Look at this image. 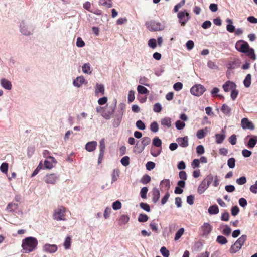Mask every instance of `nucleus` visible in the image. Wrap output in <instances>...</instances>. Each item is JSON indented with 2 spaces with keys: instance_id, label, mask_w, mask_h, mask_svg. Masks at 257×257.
<instances>
[{
  "instance_id": "f257e3e1",
  "label": "nucleus",
  "mask_w": 257,
  "mask_h": 257,
  "mask_svg": "<svg viewBox=\"0 0 257 257\" xmlns=\"http://www.w3.org/2000/svg\"><path fill=\"white\" fill-rule=\"evenodd\" d=\"M235 48L238 51L246 54L247 56L252 60L256 59L254 49L250 48L246 42L243 40L237 41L235 45Z\"/></svg>"
},
{
  "instance_id": "f03ea898",
  "label": "nucleus",
  "mask_w": 257,
  "mask_h": 257,
  "mask_svg": "<svg viewBox=\"0 0 257 257\" xmlns=\"http://www.w3.org/2000/svg\"><path fill=\"white\" fill-rule=\"evenodd\" d=\"M38 245L37 239L33 237H28L22 241V247L25 253L34 251Z\"/></svg>"
},
{
  "instance_id": "7ed1b4c3",
  "label": "nucleus",
  "mask_w": 257,
  "mask_h": 257,
  "mask_svg": "<svg viewBox=\"0 0 257 257\" xmlns=\"http://www.w3.org/2000/svg\"><path fill=\"white\" fill-rule=\"evenodd\" d=\"M65 208L63 206H60L55 210L53 214V218L57 221L65 220Z\"/></svg>"
},
{
  "instance_id": "20e7f679",
  "label": "nucleus",
  "mask_w": 257,
  "mask_h": 257,
  "mask_svg": "<svg viewBox=\"0 0 257 257\" xmlns=\"http://www.w3.org/2000/svg\"><path fill=\"white\" fill-rule=\"evenodd\" d=\"M147 29L150 31H157L162 30V26L160 22L155 21H147L145 23Z\"/></svg>"
},
{
  "instance_id": "39448f33",
  "label": "nucleus",
  "mask_w": 257,
  "mask_h": 257,
  "mask_svg": "<svg viewBox=\"0 0 257 257\" xmlns=\"http://www.w3.org/2000/svg\"><path fill=\"white\" fill-rule=\"evenodd\" d=\"M177 16L179 19V22L181 23V26H183L185 25L190 19L189 14L186 10L179 12L178 13Z\"/></svg>"
},
{
  "instance_id": "423d86ee",
  "label": "nucleus",
  "mask_w": 257,
  "mask_h": 257,
  "mask_svg": "<svg viewBox=\"0 0 257 257\" xmlns=\"http://www.w3.org/2000/svg\"><path fill=\"white\" fill-rule=\"evenodd\" d=\"M205 91V87L201 84L196 85L193 86L190 89L191 93L193 95L197 96L201 95Z\"/></svg>"
},
{
  "instance_id": "0eeeda50",
  "label": "nucleus",
  "mask_w": 257,
  "mask_h": 257,
  "mask_svg": "<svg viewBox=\"0 0 257 257\" xmlns=\"http://www.w3.org/2000/svg\"><path fill=\"white\" fill-rule=\"evenodd\" d=\"M212 230V226L208 223H204L200 228V234L203 237L207 236Z\"/></svg>"
},
{
  "instance_id": "6e6552de",
  "label": "nucleus",
  "mask_w": 257,
  "mask_h": 257,
  "mask_svg": "<svg viewBox=\"0 0 257 257\" xmlns=\"http://www.w3.org/2000/svg\"><path fill=\"white\" fill-rule=\"evenodd\" d=\"M100 152L98 159V163L100 164L104 157V152L105 150V139H102L99 142Z\"/></svg>"
},
{
  "instance_id": "1a4fd4ad",
  "label": "nucleus",
  "mask_w": 257,
  "mask_h": 257,
  "mask_svg": "<svg viewBox=\"0 0 257 257\" xmlns=\"http://www.w3.org/2000/svg\"><path fill=\"white\" fill-rule=\"evenodd\" d=\"M151 143V139L148 137H144L141 140V146L138 147V143H137L135 148L139 149V153L142 152L145 149V147L149 145Z\"/></svg>"
},
{
  "instance_id": "9d476101",
  "label": "nucleus",
  "mask_w": 257,
  "mask_h": 257,
  "mask_svg": "<svg viewBox=\"0 0 257 257\" xmlns=\"http://www.w3.org/2000/svg\"><path fill=\"white\" fill-rule=\"evenodd\" d=\"M56 160L54 157L52 156H48L47 157V159L44 161V167L48 169H52L54 166L53 163L56 164Z\"/></svg>"
},
{
  "instance_id": "9b49d317",
  "label": "nucleus",
  "mask_w": 257,
  "mask_h": 257,
  "mask_svg": "<svg viewBox=\"0 0 257 257\" xmlns=\"http://www.w3.org/2000/svg\"><path fill=\"white\" fill-rule=\"evenodd\" d=\"M116 104V101L115 100L114 105L110 106V109L107 111H103L101 114L102 116L106 119H110L113 114L114 109Z\"/></svg>"
},
{
  "instance_id": "f8f14e48",
  "label": "nucleus",
  "mask_w": 257,
  "mask_h": 257,
  "mask_svg": "<svg viewBox=\"0 0 257 257\" xmlns=\"http://www.w3.org/2000/svg\"><path fill=\"white\" fill-rule=\"evenodd\" d=\"M43 250L46 252L53 253L57 250V246L55 244H45L43 246Z\"/></svg>"
},
{
  "instance_id": "ddd939ff",
  "label": "nucleus",
  "mask_w": 257,
  "mask_h": 257,
  "mask_svg": "<svg viewBox=\"0 0 257 257\" xmlns=\"http://www.w3.org/2000/svg\"><path fill=\"white\" fill-rule=\"evenodd\" d=\"M241 126L244 129L248 128L250 130H253L254 128L253 123L249 121L247 118H243L241 120Z\"/></svg>"
},
{
  "instance_id": "4468645a",
  "label": "nucleus",
  "mask_w": 257,
  "mask_h": 257,
  "mask_svg": "<svg viewBox=\"0 0 257 257\" xmlns=\"http://www.w3.org/2000/svg\"><path fill=\"white\" fill-rule=\"evenodd\" d=\"M236 88V85L234 82L230 81H227L223 85V88L225 92H229L232 91Z\"/></svg>"
},
{
  "instance_id": "2eb2a0df",
  "label": "nucleus",
  "mask_w": 257,
  "mask_h": 257,
  "mask_svg": "<svg viewBox=\"0 0 257 257\" xmlns=\"http://www.w3.org/2000/svg\"><path fill=\"white\" fill-rule=\"evenodd\" d=\"M57 177L55 174L47 175L45 177V182L48 184H54L56 182Z\"/></svg>"
},
{
  "instance_id": "dca6fc26",
  "label": "nucleus",
  "mask_w": 257,
  "mask_h": 257,
  "mask_svg": "<svg viewBox=\"0 0 257 257\" xmlns=\"http://www.w3.org/2000/svg\"><path fill=\"white\" fill-rule=\"evenodd\" d=\"M152 201L154 203H156L160 198V191L157 188H154L152 189Z\"/></svg>"
},
{
  "instance_id": "f3484780",
  "label": "nucleus",
  "mask_w": 257,
  "mask_h": 257,
  "mask_svg": "<svg viewBox=\"0 0 257 257\" xmlns=\"http://www.w3.org/2000/svg\"><path fill=\"white\" fill-rule=\"evenodd\" d=\"M177 142L182 147H187L188 146V138L187 136L179 137L177 139Z\"/></svg>"
},
{
  "instance_id": "a211bd4d",
  "label": "nucleus",
  "mask_w": 257,
  "mask_h": 257,
  "mask_svg": "<svg viewBox=\"0 0 257 257\" xmlns=\"http://www.w3.org/2000/svg\"><path fill=\"white\" fill-rule=\"evenodd\" d=\"M97 145L96 141L89 142L86 144L85 149L88 152H92L95 150Z\"/></svg>"
},
{
  "instance_id": "6ab92c4d",
  "label": "nucleus",
  "mask_w": 257,
  "mask_h": 257,
  "mask_svg": "<svg viewBox=\"0 0 257 257\" xmlns=\"http://www.w3.org/2000/svg\"><path fill=\"white\" fill-rule=\"evenodd\" d=\"M105 92L104 86L102 84H99L97 83L96 85V88L95 93L96 95L98 96V94L100 93V95H103Z\"/></svg>"
},
{
  "instance_id": "aec40b11",
  "label": "nucleus",
  "mask_w": 257,
  "mask_h": 257,
  "mask_svg": "<svg viewBox=\"0 0 257 257\" xmlns=\"http://www.w3.org/2000/svg\"><path fill=\"white\" fill-rule=\"evenodd\" d=\"M1 84L6 89L11 90L12 89V85L11 82L6 79H2L1 80Z\"/></svg>"
},
{
  "instance_id": "412c9836",
  "label": "nucleus",
  "mask_w": 257,
  "mask_h": 257,
  "mask_svg": "<svg viewBox=\"0 0 257 257\" xmlns=\"http://www.w3.org/2000/svg\"><path fill=\"white\" fill-rule=\"evenodd\" d=\"M208 185L206 184L205 182L203 180L198 187V193L200 194H202L208 188Z\"/></svg>"
},
{
  "instance_id": "4be33fe9",
  "label": "nucleus",
  "mask_w": 257,
  "mask_h": 257,
  "mask_svg": "<svg viewBox=\"0 0 257 257\" xmlns=\"http://www.w3.org/2000/svg\"><path fill=\"white\" fill-rule=\"evenodd\" d=\"M241 249V246L239 245L236 241L231 246L229 249V252L231 254L236 253L237 251Z\"/></svg>"
},
{
  "instance_id": "5701e85b",
  "label": "nucleus",
  "mask_w": 257,
  "mask_h": 257,
  "mask_svg": "<svg viewBox=\"0 0 257 257\" xmlns=\"http://www.w3.org/2000/svg\"><path fill=\"white\" fill-rule=\"evenodd\" d=\"M130 220L129 217L126 215H122L118 219V223L119 225L127 223Z\"/></svg>"
},
{
  "instance_id": "b1692460",
  "label": "nucleus",
  "mask_w": 257,
  "mask_h": 257,
  "mask_svg": "<svg viewBox=\"0 0 257 257\" xmlns=\"http://www.w3.org/2000/svg\"><path fill=\"white\" fill-rule=\"evenodd\" d=\"M171 119L169 117H165L162 118L161 120V125H163L164 126H166L168 128L171 126Z\"/></svg>"
},
{
  "instance_id": "393cba45",
  "label": "nucleus",
  "mask_w": 257,
  "mask_h": 257,
  "mask_svg": "<svg viewBox=\"0 0 257 257\" xmlns=\"http://www.w3.org/2000/svg\"><path fill=\"white\" fill-rule=\"evenodd\" d=\"M219 212V208L217 205L211 206L208 208V213L210 214H216Z\"/></svg>"
},
{
  "instance_id": "a878e982",
  "label": "nucleus",
  "mask_w": 257,
  "mask_h": 257,
  "mask_svg": "<svg viewBox=\"0 0 257 257\" xmlns=\"http://www.w3.org/2000/svg\"><path fill=\"white\" fill-rule=\"evenodd\" d=\"M84 82L83 77H78L73 81L74 86L79 87Z\"/></svg>"
},
{
  "instance_id": "bb28decb",
  "label": "nucleus",
  "mask_w": 257,
  "mask_h": 257,
  "mask_svg": "<svg viewBox=\"0 0 257 257\" xmlns=\"http://www.w3.org/2000/svg\"><path fill=\"white\" fill-rule=\"evenodd\" d=\"M257 143V137L254 136L253 138H250L248 142L247 147L250 148H253Z\"/></svg>"
},
{
  "instance_id": "cd10ccee",
  "label": "nucleus",
  "mask_w": 257,
  "mask_h": 257,
  "mask_svg": "<svg viewBox=\"0 0 257 257\" xmlns=\"http://www.w3.org/2000/svg\"><path fill=\"white\" fill-rule=\"evenodd\" d=\"M18 208V204L14 203H9L7 206L6 210L9 212H13Z\"/></svg>"
},
{
  "instance_id": "c85d7f7f",
  "label": "nucleus",
  "mask_w": 257,
  "mask_h": 257,
  "mask_svg": "<svg viewBox=\"0 0 257 257\" xmlns=\"http://www.w3.org/2000/svg\"><path fill=\"white\" fill-rule=\"evenodd\" d=\"M119 170L118 169H114L113 171V172L111 174V177H112V180H111V183L112 184L113 183H114V182H115L118 177H119Z\"/></svg>"
},
{
  "instance_id": "c756f323",
  "label": "nucleus",
  "mask_w": 257,
  "mask_h": 257,
  "mask_svg": "<svg viewBox=\"0 0 257 257\" xmlns=\"http://www.w3.org/2000/svg\"><path fill=\"white\" fill-rule=\"evenodd\" d=\"M216 241L219 244L223 245L226 244L228 242V240L224 236L222 235H219L217 237Z\"/></svg>"
},
{
  "instance_id": "7c9ffc66",
  "label": "nucleus",
  "mask_w": 257,
  "mask_h": 257,
  "mask_svg": "<svg viewBox=\"0 0 257 257\" xmlns=\"http://www.w3.org/2000/svg\"><path fill=\"white\" fill-rule=\"evenodd\" d=\"M247 235H241L236 241V242L240 246H242L244 243L247 240Z\"/></svg>"
},
{
  "instance_id": "2f4dec72",
  "label": "nucleus",
  "mask_w": 257,
  "mask_h": 257,
  "mask_svg": "<svg viewBox=\"0 0 257 257\" xmlns=\"http://www.w3.org/2000/svg\"><path fill=\"white\" fill-rule=\"evenodd\" d=\"M251 75L248 74L244 80L243 83L246 87H249L251 84Z\"/></svg>"
},
{
  "instance_id": "473e14b6",
  "label": "nucleus",
  "mask_w": 257,
  "mask_h": 257,
  "mask_svg": "<svg viewBox=\"0 0 257 257\" xmlns=\"http://www.w3.org/2000/svg\"><path fill=\"white\" fill-rule=\"evenodd\" d=\"M216 142L217 144H220L223 142L225 138V135L224 134H216L215 135Z\"/></svg>"
},
{
  "instance_id": "72a5a7b5",
  "label": "nucleus",
  "mask_w": 257,
  "mask_h": 257,
  "mask_svg": "<svg viewBox=\"0 0 257 257\" xmlns=\"http://www.w3.org/2000/svg\"><path fill=\"white\" fill-rule=\"evenodd\" d=\"M99 4L107 8L112 7V3L108 2V0H99Z\"/></svg>"
},
{
  "instance_id": "f704fd0d",
  "label": "nucleus",
  "mask_w": 257,
  "mask_h": 257,
  "mask_svg": "<svg viewBox=\"0 0 257 257\" xmlns=\"http://www.w3.org/2000/svg\"><path fill=\"white\" fill-rule=\"evenodd\" d=\"M222 112L226 115H229L231 112L230 108L225 104H224L221 109Z\"/></svg>"
},
{
  "instance_id": "c9c22d12",
  "label": "nucleus",
  "mask_w": 257,
  "mask_h": 257,
  "mask_svg": "<svg viewBox=\"0 0 257 257\" xmlns=\"http://www.w3.org/2000/svg\"><path fill=\"white\" fill-rule=\"evenodd\" d=\"M71 245V238L70 236H67L64 242V246L66 249L70 248Z\"/></svg>"
},
{
  "instance_id": "e433bc0d",
  "label": "nucleus",
  "mask_w": 257,
  "mask_h": 257,
  "mask_svg": "<svg viewBox=\"0 0 257 257\" xmlns=\"http://www.w3.org/2000/svg\"><path fill=\"white\" fill-rule=\"evenodd\" d=\"M137 90L139 93L142 94H147L149 92L148 89L146 87L142 85L138 86Z\"/></svg>"
},
{
  "instance_id": "4c0bfd02",
  "label": "nucleus",
  "mask_w": 257,
  "mask_h": 257,
  "mask_svg": "<svg viewBox=\"0 0 257 257\" xmlns=\"http://www.w3.org/2000/svg\"><path fill=\"white\" fill-rule=\"evenodd\" d=\"M151 181V177L148 175H144L141 179L140 182L143 184H146Z\"/></svg>"
},
{
  "instance_id": "58836bf2",
  "label": "nucleus",
  "mask_w": 257,
  "mask_h": 257,
  "mask_svg": "<svg viewBox=\"0 0 257 257\" xmlns=\"http://www.w3.org/2000/svg\"><path fill=\"white\" fill-rule=\"evenodd\" d=\"M149 219L148 216L145 214H140L138 217V221L140 222H145Z\"/></svg>"
},
{
  "instance_id": "ea45409f",
  "label": "nucleus",
  "mask_w": 257,
  "mask_h": 257,
  "mask_svg": "<svg viewBox=\"0 0 257 257\" xmlns=\"http://www.w3.org/2000/svg\"><path fill=\"white\" fill-rule=\"evenodd\" d=\"M21 32L25 35H30L32 34V32L25 26L21 25Z\"/></svg>"
},
{
  "instance_id": "a19ab883",
  "label": "nucleus",
  "mask_w": 257,
  "mask_h": 257,
  "mask_svg": "<svg viewBox=\"0 0 257 257\" xmlns=\"http://www.w3.org/2000/svg\"><path fill=\"white\" fill-rule=\"evenodd\" d=\"M148 191V189L146 187H144L141 189L140 192V195L143 199H146L147 198V193Z\"/></svg>"
},
{
  "instance_id": "79ce46f5",
  "label": "nucleus",
  "mask_w": 257,
  "mask_h": 257,
  "mask_svg": "<svg viewBox=\"0 0 257 257\" xmlns=\"http://www.w3.org/2000/svg\"><path fill=\"white\" fill-rule=\"evenodd\" d=\"M8 170V164L6 162L3 163L0 166V170L4 173H7Z\"/></svg>"
},
{
  "instance_id": "37998d69",
  "label": "nucleus",
  "mask_w": 257,
  "mask_h": 257,
  "mask_svg": "<svg viewBox=\"0 0 257 257\" xmlns=\"http://www.w3.org/2000/svg\"><path fill=\"white\" fill-rule=\"evenodd\" d=\"M227 165L230 168H233L235 165V159L234 158H230L227 161Z\"/></svg>"
},
{
  "instance_id": "c03bdc74",
  "label": "nucleus",
  "mask_w": 257,
  "mask_h": 257,
  "mask_svg": "<svg viewBox=\"0 0 257 257\" xmlns=\"http://www.w3.org/2000/svg\"><path fill=\"white\" fill-rule=\"evenodd\" d=\"M148 46L152 49L155 48L157 46L156 39L154 38L150 39L148 41Z\"/></svg>"
},
{
  "instance_id": "a18cd8bd",
  "label": "nucleus",
  "mask_w": 257,
  "mask_h": 257,
  "mask_svg": "<svg viewBox=\"0 0 257 257\" xmlns=\"http://www.w3.org/2000/svg\"><path fill=\"white\" fill-rule=\"evenodd\" d=\"M161 184L164 185L167 191L169 190L170 187V180L169 179H164L161 181Z\"/></svg>"
},
{
  "instance_id": "49530a36",
  "label": "nucleus",
  "mask_w": 257,
  "mask_h": 257,
  "mask_svg": "<svg viewBox=\"0 0 257 257\" xmlns=\"http://www.w3.org/2000/svg\"><path fill=\"white\" fill-rule=\"evenodd\" d=\"M184 232V229L183 228H180L176 233L175 234V236L174 238V239L175 240H178L181 236L183 235V233Z\"/></svg>"
},
{
  "instance_id": "de8ad7c7",
  "label": "nucleus",
  "mask_w": 257,
  "mask_h": 257,
  "mask_svg": "<svg viewBox=\"0 0 257 257\" xmlns=\"http://www.w3.org/2000/svg\"><path fill=\"white\" fill-rule=\"evenodd\" d=\"M160 252L164 257H168L170 255L169 250L164 246L161 248Z\"/></svg>"
},
{
  "instance_id": "09e8293b",
  "label": "nucleus",
  "mask_w": 257,
  "mask_h": 257,
  "mask_svg": "<svg viewBox=\"0 0 257 257\" xmlns=\"http://www.w3.org/2000/svg\"><path fill=\"white\" fill-rule=\"evenodd\" d=\"M162 109L161 105L159 103H156L154 104L153 107V110L154 112L159 113Z\"/></svg>"
},
{
  "instance_id": "8fccbe9b",
  "label": "nucleus",
  "mask_w": 257,
  "mask_h": 257,
  "mask_svg": "<svg viewBox=\"0 0 257 257\" xmlns=\"http://www.w3.org/2000/svg\"><path fill=\"white\" fill-rule=\"evenodd\" d=\"M158 125L156 121L151 123L150 125V129L153 132H157L158 131Z\"/></svg>"
},
{
  "instance_id": "3c124183",
  "label": "nucleus",
  "mask_w": 257,
  "mask_h": 257,
  "mask_svg": "<svg viewBox=\"0 0 257 257\" xmlns=\"http://www.w3.org/2000/svg\"><path fill=\"white\" fill-rule=\"evenodd\" d=\"M214 179V177L213 176L211 175V174H210L209 175H208L204 180L203 181L205 182V183L206 184H208V186L210 185V184L211 183V182H212L213 180Z\"/></svg>"
},
{
  "instance_id": "603ef678",
  "label": "nucleus",
  "mask_w": 257,
  "mask_h": 257,
  "mask_svg": "<svg viewBox=\"0 0 257 257\" xmlns=\"http://www.w3.org/2000/svg\"><path fill=\"white\" fill-rule=\"evenodd\" d=\"M153 144L157 147H161L162 141L159 138L155 137L153 140Z\"/></svg>"
},
{
  "instance_id": "864d4df0",
  "label": "nucleus",
  "mask_w": 257,
  "mask_h": 257,
  "mask_svg": "<svg viewBox=\"0 0 257 257\" xmlns=\"http://www.w3.org/2000/svg\"><path fill=\"white\" fill-rule=\"evenodd\" d=\"M121 164L124 166H127L130 163V158L128 156H124L121 160Z\"/></svg>"
},
{
  "instance_id": "5fc2aeb1",
  "label": "nucleus",
  "mask_w": 257,
  "mask_h": 257,
  "mask_svg": "<svg viewBox=\"0 0 257 257\" xmlns=\"http://www.w3.org/2000/svg\"><path fill=\"white\" fill-rule=\"evenodd\" d=\"M185 3V0H182L179 3L177 4L175 6L174 8V11L177 12L180 8H181Z\"/></svg>"
},
{
  "instance_id": "6e6d98bb",
  "label": "nucleus",
  "mask_w": 257,
  "mask_h": 257,
  "mask_svg": "<svg viewBox=\"0 0 257 257\" xmlns=\"http://www.w3.org/2000/svg\"><path fill=\"white\" fill-rule=\"evenodd\" d=\"M140 206L142 209L147 212L151 211L150 206L147 203L142 202L140 204Z\"/></svg>"
},
{
  "instance_id": "4d7b16f0",
  "label": "nucleus",
  "mask_w": 257,
  "mask_h": 257,
  "mask_svg": "<svg viewBox=\"0 0 257 257\" xmlns=\"http://www.w3.org/2000/svg\"><path fill=\"white\" fill-rule=\"evenodd\" d=\"M231 232V229L228 226H225V228L222 230V234L225 236H229Z\"/></svg>"
},
{
  "instance_id": "13d9d810",
  "label": "nucleus",
  "mask_w": 257,
  "mask_h": 257,
  "mask_svg": "<svg viewBox=\"0 0 257 257\" xmlns=\"http://www.w3.org/2000/svg\"><path fill=\"white\" fill-rule=\"evenodd\" d=\"M136 126L140 130H144L145 128V125L144 123L141 120H138L136 122Z\"/></svg>"
},
{
  "instance_id": "bf43d9fd",
  "label": "nucleus",
  "mask_w": 257,
  "mask_h": 257,
  "mask_svg": "<svg viewBox=\"0 0 257 257\" xmlns=\"http://www.w3.org/2000/svg\"><path fill=\"white\" fill-rule=\"evenodd\" d=\"M121 207V203L119 200L114 202L112 204V208L114 210H118L120 209Z\"/></svg>"
},
{
  "instance_id": "052dcab7",
  "label": "nucleus",
  "mask_w": 257,
  "mask_h": 257,
  "mask_svg": "<svg viewBox=\"0 0 257 257\" xmlns=\"http://www.w3.org/2000/svg\"><path fill=\"white\" fill-rule=\"evenodd\" d=\"M90 67L89 64L85 63L82 66V71L84 73L88 74V73H91L90 71Z\"/></svg>"
},
{
  "instance_id": "680f3d73",
  "label": "nucleus",
  "mask_w": 257,
  "mask_h": 257,
  "mask_svg": "<svg viewBox=\"0 0 257 257\" xmlns=\"http://www.w3.org/2000/svg\"><path fill=\"white\" fill-rule=\"evenodd\" d=\"M239 212V209L238 206H235L231 208V212L232 215L235 216L237 215Z\"/></svg>"
},
{
  "instance_id": "e2e57ef3",
  "label": "nucleus",
  "mask_w": 257,
  "mask_h": 257,
  "mask_svg": "<svg viewBox=\"0 0 257 257\" xmlns=\"http://www.w3.org/2000/svg\"><path fill=\"white\" fill-rule=\"evenodd\" d=\"M175 124H176V127L178 130L183 129L185 125V123L181 121L180 120H177Z\"/></svg>"
},
{
  "instance_id": "0e129e2a",
  "label": "nucleus",
  "mask_w": 257,
  "mask_h": 257,
  "mask_svg": "<svg viewBox=\"0 0 257 257\" xmlns=\"http://www.w3.org/2000/svg\"><path fill=\"white\" fill-rule=\"evenodd\" d=\"M146 167L147 170L150 171L155 168V163L151 161L148 162L146 165Z\"/></svg>"
},
{
  "instance_id": "69168bd1",
  "label": "nucleus",
  "mask_w": 257,
  "mask_h": 257,
  "mask_svg": "<svg viewBox=\"0 0 257 257\" xmlns=\"http://www.w3.org/2000/svg\"><path fill=\"white\" fill-rule=\"evenodd\" d=\"M246 182V177L244 176L241 177L236 180V183L238 185H243V184H245Z\"/></svg>"
},
{
  "instance_id": "338daca9",
  "label": "nucleus",
  "mask_w": 257,
  "mask_h": 257,
  "mask_svg": "<svg viewBox=\"0 0 257 257\" xmlns=\"http://www.w3.org/2000/svg\"><path fill=\"white\" fill-rule=\"evenodd\" d=\"M229 214L228 212H225L222 214L221 219L224 221H227L229 220Z\"/></svg>"
},
{
  "instance_id": "774afa93",
  "label": "nucleus",
  "mask_w": 257,
  "mask_h": 257,
  "mask_svg": "<svg viewBox=\"0 0 257 257\" xmlns=\"http://www.w3.org/2000/svg\"><path fill=\"white\" fill-rule=\"evenodd\" d=\"M250 190L252 193L254 194L257 193V180L256 181L255 184L250 186Z\"/></svg>"
}]
</instances>
